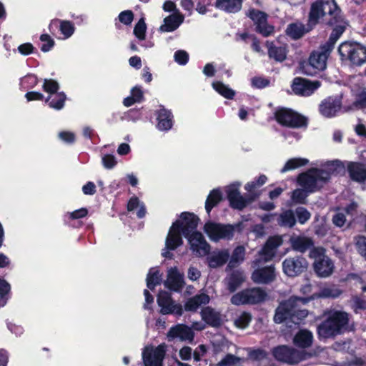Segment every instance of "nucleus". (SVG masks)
Returning a JSON list of instances; mask_svg holds the SVG:
<instances>
[{
  "label": "nucleus",
  "instance_id": "49",
  "mask_svg": "<svg viewBox=\"0 0 366 366\" xmlns=\"http://www.w3.org/2000/svg\"><path fill=\"white\" fill-rule=\"evenodd\" d=\"M229 201L232 208L239 210L244 208L249 202L244 197L240 194L237 195V197Z\"/></svg>",
  "mask_w": 366,
  "mask_h": 366
},
{
  "label": "nucleus",
  "instance_id": "35",
  "mask_svg": "<svg viewBox=\"0 0 366 366\" xmlns=\"http://www.w3.org/2000/svg\"><path fill=\"white\" fill-rule=\"evenodd\" d=\"M162 274L159 270L156 268H151L147 277V286L150 290H154L157 285L161 284Z\"/></svg>",
  "mask_w": 366,
  "mask_h": 366
},
{
  "label": "nucleus",
  "instance_id": "62",
  "mask_svg": "<svg viewBox=\"0 0 366 366\" xmlns=\"http://www.w3.org/2000/svg\"><path fill=\"white\" fill-rule=\"evenodd\" d=\"M269 84V81L262 77H254L252 79V85L258 89L264 88Z\"/></svg>",
  "mask_w": 366,
  "mask_h": 366
},
{
  "label": "nucleus",
  "instance_id": "48",
  "mask_svg": "<svg viewBox=\"0 0 366 366\" xmlns=\"http://www.w3.org/2000/svg\"><path fill=\"white\" fill-rule=\"evenodd\" d=\"M147 26L143 18L139 19L134 29V34L139 40H144L145 39V33Z\"/></svg>",
  "mask_w": 366,
  "mask_h": 366
},
{
  "label": "nucleus",
  "instance_id": "40",
  "mask_svg": "<svg viewBox=\"0 0 366 366\" xmlns=\"http://www.w3.org/2000/svg\"><path fill=\"white\" fill-rule=\"evenodd\" d=\"M222 199V194L219 189H213L207 197L205 202V209L208 214L212 209Z\"/></svg>",
  "mask_w": 366,
  "mask_h": 366
},
{
  "label": "nucleus",
  "instance_id": "36",
  "mask_svg": "<svg viewBox=\"0 0 366 366\" xmlns=\"http://www.w3.org/2000/svg\"><path fill=\"white\" fill-rule=\"evenodd\" d=\"M127 209L130 212L137 210V215L139 218H142L146 214V209L144 203L140 202L136 197H133L129 199Z\"/></svg>",
  "mask_w": 366,
  "mask_h": 366
},
{
  "label": "nucleus",
  "instance_id": "20",
  "mask_svg": "<svg viewBox=\"0 0 366 366\" xmlns=\"http://www.w3.org/2000/svg\"><path fill=\"white\" fill-rule=\"evenodd\" d=\"M167 337L169 340L178 338L181 341L192 342L194 339V332L191 327L179 324L170 328Z\"/></svg>",
  "mask_w": 366,
  "mask_h": 366
},
{
  "label": "nucleus",
  "instance_id": "3",
  "mask_svg": "<svg viewBox=\"0 0 366 366\" xmlns=\"http://www.w3.org/2000/svg\"><path fill=\"white\" fill-rule=\"evenodd\" d=\"M341 291L335 286H325L321 288L318 293L313 294L310 297H291L286 301L280 304L276 310L274 320L276 323H281L288 318L293 322L301 320L307 316L306 310L300 309V306L307 304L310 300L317 298L337 297Z\"/></svg>",
  "mask_w": 366,
  "mask_h": 366
},
{
  "label": "nucleus",
  "instance_id": "17",
  "mask_svg": "<svg viewBox=\"0 0 366 366\" xmlns=\"http://www.w3.org/2000/svg\"><path fill=\"white\" fill-rule=\"evenodd\" d=\"M321 84L319 81H309L302 78H295L293 81L292 90L298 95L310 96L317 90Z\"/></svg>",
  "mask_w": 366,
  "mask_h": 366
},
{
  "label": "nucleus",
  "instance_id": "4",
  "mask_svg": "<svg viewBox=\"0 0 366 366\" xmlns=\"http://www.w3.org/2000/svg\"><path fill=\"white\" fill-rule=\"evenodd\" d=\"M340 164L341 162L336 160L327 162L325 169H311L299 175L298 184L307 192H315L329 181L331 174Z\"/></svg>",
  "mask_w": 366,
  "mask_h": 366
},
{
  "label": "nucleus",
  "instance_id": "12",
  "mask_svg": "<svg viewBox=\"0 0 366 366\" xmlns=\"http://www.w3.org/2000/svg\"><path fill=\"white\" fill-rule=\"evenodd\" d=\"M157 304L160 307V312L163 315L174 314L181 316L183 313L182 306L175 302L168 292H159L157 296Z\"/></svg>",
  "mask_w": 366,
  "mask_h": 366
},
{
  "label": "nucleus",
  "instance_id": "22",
  "mask_svg": "<svg viewBox=\"0 0 366 366\" xmlns=\"http://www.w3.org/2000/svg\"><path fill=\"white\" fill-rule=\"evenodd\" d=\"M274 278V267L272 265L256 269L252 275V280L257 284H267L273 281Z\"/></svg>",
  "mask_w": 366,
  "mask_h": 366
},
{
  "label": "nucleus",
  "instance_id": "42",
  "mask_svg": "<svg viewBox=\"0 0 366 366\" xmlns=\"http://www.w3.org/2000/svg\"><path fill=\"white\" fill-rule=\"evenodd\" d=\"M11 286L4 279L0 277V307L7 303L9 297Z\"/></svg>",
  "mask_w": 366,
  "mask_h": 366
},
{
  "label": "nucleus",
  "instance_id": "19",
  "mask_svg": "<svg viewBox=\"0 0 366 366\" xmlns=\"http://www.w3.org/2000/svg\"><path fill=\"white\" fill-rule=\"evenodd\" d=\"M184 284V274L179 271L177 267L168 269L167 279L164 282L165 287L174 292H179Z\"/></svg>",
  "mask_w": 366,
  "mask_h": 366
},
{
  "label": "nucleus",
  "instance_id": "25",
  "mask_svg": "<svg viewBox=\"0 0 366 366\" xmlns=\"http://www.w3.org/2000/svg\"><path fill=\"white\" fill-rule=\"evenodd\" d=\"M229 252L227 249H219L214 251L207 258L210 267L217 268L226 263L228 260Z\"/></svg>",
  "mask_w": 366,
  "mask_h": 366
},
{
  "label": "nucleus",
  "instance_id": "28",
  "mask_svg": "<svg viewBox=\"0 0 366 366\" xmlns=\"http://www.w3.org/2000/svg\"><path fill=\"white\" fill-rule=\"evenodd\" d=\"M313 335L307 330H300L293 338V343L300 348H307L312 344Z\"/></svg>",
  "mask_w": 366,
  "mask_h": 366
},
{
  "label": "nucleus",
  "instance_id": "1",
  "mask_svg": "<svg viewBox=\"0 0 366 366\" xmlns=\"http://www.w3.org/2000/svg\"><path fill=\"white\" fill-rule=\"evenodd\" d=\"M326 15L331 16L328 22L335 25V28L328 41L319 50L314 51L310 56L308 64L302 66L303 72L307 75H314L317 70L322 71L326 68L327 58L347 26L335 0H317L313 3L310 12L309 24L315 25L321 17Z\"/></svg>",
  "mask_w": 366,
  "mask_h": 366
},
{
  "label": "nucleus",
  "instance_id": "47",
  "mask_svg": "<svg viewBox=\"0 0 366 366\" xmlns=\"http://www.w3.org/2000/svg\"><path fill=\"white\" fill-rule=\"evenodd\" d=\"M252 320V317L248 312L241 313L234 320V325L240 329L246 328Z\"/></svg>",
  "mask_w": 366,
  "mask_h": 366
},
{
  "label": "nucleus",
  "instance_id": "46",
  "mask_svg": "<svg viewBox=\"0 0 366 366\" xmlns=\"http://www.w3.org/2000/svg\"><path fill=\"white\" fill-rule=\"evenodd\" d=\"M267 180V177L264 174H261L254 180L247 182L244 186V189L247 192H251L256 188L262 186L263 184H264L266 183Z\"/></svg>",
  "mask_w": 366,
  "mask_h": 366
},
{
  "label": "nucleus",
  "instance_id": "38",
  "mask_svg": "<svg viewBox=\"0 0 366 366\" xmlns=\"http://www.w3.org/2000/svg\"><path fill=\"white\" fill-rule=\"evenodd\" d=\"M212 87L218 94L226 99H232L235 95V92L233 89L221 81H214Z\"/></svg>",
  "mask_w": 366,
  "mask_h": 366
},
{
  "label": "nucleus",
  "instance_id": "52",
  "mask_svg": "<svg viewBox=\"0 0 366 366\" xmlns=\"http://www.w3.org/2000/svg\"><path fill=\"white\" fill-rule=\"evenodd\" d=\"M247 351L248 352L249 358L253 360H261L267 357L266 352L261 349L252 350L250 348H247Z\"/></svg>",
  "mask_w": 366,
  "mask_h": 366
},
{
  "label": "nucleus",
  "instance_id": "26",
  "mask_svg": "<svg viewBox=\"0 0 366 366\" xmlns=\"http://www.w3.org/2000/svg\"><path fill=\"white\" fill-rule=\"evenodd\" d=\"M210 297L205 293H201L191 297L184 304L186 311L195 312L200 306L209 302Z\"/></svg>",
  "mask_w": 366,
  "mask_h": 366
},
{
  "label": "nucleus",
  "instance_id": "27",
  "mask_svg": "<svg viewBox=\"0 0 366 366\" xmlns=\"http://www.w3.org/2000/svg\"><path fill=\"white\" fill-rule=\"evenodd\" d=\"M184 16L179 14H173L164 19V24L159 29L163 32H171L176 30L183 22Z\"/></svg>",
  "mask_w": 366,
  "mask_h": 366
},
{
  "label": "nucleus",
  "instance_id": "10",
  "mask_svg": "<svg viewBox=\"0 0 366 366\" xmlns=\"http://www.w3.org/2000/svg\"><path fill=\"white\" fill-rule=\"evenodd\" d=\"M274 117L280 124L287 127L299 128L305 126L307 123L303 116L287 108L278 109L274 113Z\"/></svg>",
  "mask_w": 366,
  "mask_h": 366
},
{
  "label": "nucleus",
  "instance_id": "2",
  "mask_svg": "<svg viewBox=\"0 0 366 366\" xmlns=\"http://www.w3.org/2000/svg\"><path fill=\"white\" fill-rule=\"evenodd\" d=\"M199 218L192 213L183 212L180 218L171 226L165 241V247L162 254L166 258H172L170 250L176 249L183 243L181 234L189 241L192 252L199 257H204L209 252V244L202 234L195 231Z\"/></svg>",
  "mask_w": 366,
  "mask_h": 366
},
{
  "label": "nucleus",
  "instance_id": "63",
  "mask_svg": "<svg viewBox=\"0 0 366 366\" xmlns=\"http://www.w3.org/2000/svg\"><path fill=\"white\" fill-rule=\"evenodd\" d=\"M88 211L86 208H81L72 212H68L67 216L72 219L82 218L86 216Z\"/></svg>",
  "mask_w": 366,
  "mask_h": 366
},
{
  "label": "nucleus",
  "instance_id": "30",
  "mask_svg": "<svg viewBox=\"0 0 366 366\" xmlns=\"http://www.w3.org/2000/svg\"><path fill=\"white\" fill-rule=\"evenodd\" d=\"M66 95L64 92H58L52 95H48L45 102L48 106L55 110H61L65 105Z\"/></svg>",
  "mask_w": 366,
  "mask_h": 366
},
{
  "label": "nucleus",
  "instance_id": "15",
  "mask_svg": "<svg viewBox=\"0 0 366 366\" xmlns=\"http://www.w3.org/2000/svg\"><path fill=\"white\" fill-rule=\"evenodd\" d=\"M282 244V237L280 236H274L270 237L261 251L259 252V257L256 259L257 264L262 262H266L272 259L274 256L276 249Z\"/></svg>",
  "mask_w": 366,
  "mask_h": 366
},
{
  "label": "nucleus",
  "instance_id": "53",
  "mask_svg": "<svg viewBox=\"0 0 366 366\" xmlns=\"http://www.w3.org/2000/svg\"><path fill=\"white\" fill-rule=\"evenodd\" d=\"M308 193L304 188L295 189L292 193V199L296 203H302Z\"/></svg>",
  "mask_w": 366,
  "mask_h": 366
},
{
  "label": "nucleus",
  "instance_id": "24",
  "mask_svg": "<svg viewBox=\"0 0 366 366\" xmlns=\"http://www.w3.org/2000/svg\"><path fill=\"white\" fill-rule=\"evenodd\" d=\"M52 26H59L61 34L64 36V39L71 37L75 31V26L74 23L68 20H62L59 19H54L51 20L49 28Z\"/></svg>",
  "mask_w": 366,
  "mask_h": 366
},
{
  "label": "nucleus",
  "instance_id": "57",
  "mask_svg": "<svg viewBox=\"0 0 366 366\" xmlns=\"http://www.w3.org/2000/svg\"><path fill=\"white\" fill-rule=\"evenodd\" d=\"M174 56L175 61L181 65L186 64L189 59L188 54L183 50L176 51Z\"/></svg>",
  "mask_w": 366,
  "mask_h": 366
},
{
  "label": "nucleus",
  "instance_id": "23",
  "mask_svg": "<svg viewBox=\"0 0 366 366\" xmlns=\"http://www.w3.org/2000/svg\"><path fill=\"white\" fill-rule=\"evenodd\" d=\"M347 171L350 178L357 182L366 181V169L364 165L357 163L349 162L347 164Z\"/></svg>",
  "mask_w": 366,
  "mask_h": 366
},
{
  "label": "nucleus",
  "instance_id": "43",
  "mask_svg": "<svg viewBox=\"0 0 366 366\" xmlns=\"http://www.w3.org/2000/svg\"><path fill=\"white\" fill-rule=\"evenodd\" d=\"M60 85L59 82L53 79H44L43 80L42 89L48 94L52 95L59 92Z\"/></svg>",
  "mask_w": 366,
  "mask_h": 366
},
{
  "label": "nucleus",
  "instance_id": "64",
  "mask_svg": "<svg viewBox=\"0 0 366 366\" xmlns=\"http://www.w3.org/2000/svg\"><path fill=\"white\" fill-rule=\"evenodd\" d=\"M34 47L31 43H24L19 46L18 51L22 55H29L34 52Z\"/></svg>",
  "mask_w": 366,
  "mask_h": 366
},
{
  "label": "nucleus",
  "instance_id": "5",
  "mask_svg": "<svg viewBox=\"0 0 366 366\" xmlns=\"http://www.w3.org/2000/svg\"><path fill=\"white\" fill-rule=\"evenodd\" d=\"M348 320V315L345 312H330L327 320L318 327L320 337L322 338H329L340 334L346 328Z\"/></svg>",
  "mask_w": 366,
  "mask_h": 366
},
{
  "label": "nucleus",
  "instance_id": "14",
  "mask_svg": "<svg viewBox=\"0 0 366 366\" xmlns=\"http://www.w3.org/2000/svg\"><path fill=\"white\" fill-rule=\"evenodd\" d=\"M164 345L158 347L147 346L142 352V359L144 366H162V360L164 357Z\"/></svg>",
  "mask_w": 366,
  "mask_h": 366
},
{
  "label": "nucleus",
  "instance_id": "45",
  "mask_svg": "<svg viewBox=\"0 0 366 366\" xmlns=\"http://www.w3.org/2000/svg\"><path fill=\"white\" fill-rule=\"evenodd\" d=\"M244 360V358L228 354L217 364V366H234L243 362Z\"/></svg>",
  "mask_w": 366,
  "mask_h": 366
},
{
  "label": "nucleus",
  "instance_id": "58",
  "mask_svg": "<svg viewBox=\"0 0 366 366\" xmlns=\"http://www.w3.org/2000/svg\"><path fill=\"white\" fill-rule=\"evenodd\" d=\"M356 246L360 254L366 259V237H358L356 240Z\"/></svg>",
  "mask_w": 366,
  "mask_h": 366
},
{
  "label": "nucleus",
  "instance_id": "33",
  "mask_svg": "<svg viewBox=\"0 0 366 366\" xmlns=\"http://www.w3.org/2000/svg\"><path fill=\"white\" fill-rule=\"evenodd\" d=\"M292 248L298 252H304L308 249L312 244L310 238L300 236H295L290 239Z\"/></svg>",
  "mask_w": 366,
  "mask_h": 366
},
{
  "label": "nucleus",
  "instance_id": "54",
  "mask_svg": "<svg viewBox=\"0 0 366 366\" xmlns=\"http://www.w3.org/2000/svg\"><path fill=\"white\" fill-rule=\"evenodd\" d=\"M102 161L103 166L106 169H109L114 168L117 164L116 157L112 154L103 155L102 157Z\"/></svg>",
  "mask_w": 366,
  "mask_h": 366
},
{
  "label": "nucleus",
  "instance_id": "50",
  "mask_svg": "<svg viewBox=\"0 0 366 366\" xmlns=\"http://www.w3.org/2000/svg\"><path fill=\"white\" fill-rule=\"evenodd\" d=\"M241 187V183L239 182H234L229 186H227L225 189L226 193L227 195V198L229 200L237 197L239 193V188Z\"/></svg>",
  "mask_w": 366,
  "mask_h": 366
},
{
  "label": "nucleus",
  "instance_id": "8",
  "mask_svg": "<svg viewBox=\"0 0 366 366\" xmlns=\"http://www.w3.org/2000/svg\"><path fill=\"white\" fill-rule=\"evenodd\" d=\"M325 249L322 247L313 248L310 252V257L315 259L314 269L319 277H327L334 269L331 259L325 255Z\"/></svg>",
  "mask_w": 366,
  "mask_h": 366
},
{
  "label": "nucleus",
  "instance_id": "18",
  "mask_svg": "<svg viewBox=\"0 0 366 366\" xmlns=\"http://www.w3.org/2000/svg\"><path fill=\"white\" fill-rule=\"evenodd\" d=\"M342 102L338 97H328L319 107L320 114L326 118L335 117L341 110Z\"/></svg>",
  "mask_w": 366,
  "mask_h": 366
},
{
  "label": "nucleus",
  "instance_id": "7",
  "mask_svg": "<svg viewBox=\"0 0 366 366\" xmlns=\"http://www.w3.org/2000/svg\"><path fill=\"white\" fill-rule=\"evenodd\" d=\"M234 227L231 224H224L212 221H208L204 224V232L209 239L217 242L220 240L231 239L234 234Z\"/></svg>",
  "mask_w": 366,
  "mask_h": 366
},
{
  "label": "nucleus",
  "instance_id": "21",
  "mask_svg": "<svg viewBox=\"0 0 366 366\" xmlns=\"http://www.w3.org/2000/svg\"><path fill=\"white\" fill-rule=\"evenodd\" d=\"M157 128L160 131H169L173 126V115L171 111L160 108L156 112Z\"/></svg>",
  "mask_w": 366,
  "mask_h": 366
},
{
  "label": "nucleus",
  "instance_id": "29",
  "mask_svg": "<svg viewBox=\"0 0 366 366\" xmlns=\"http://www.w3.org/2000/svg\"><path fill=\"white\" fill-rule=\"evenodd\" d=\"M201 315L204 322L213 327H217L222 323L220 313L210 307L204 308L201 312Z\"/></svg>",
  "mask_w": 366,
  "mask_h": 366
},
{
  "label": "nucleus",
  "instance_id": "51",
  "mask_svg": "<svg viewBox=\"0 0 366 366\" xmlns=\"http://www.w3.org/2000/svg\"><path fill=\"white\" fill-rule=\"evenodd\" d=\"M40 40L42 42L41 49L44 52L50 51L54 45V41L48 34H41L40 36Z\"/></svg>",
  "mask_w": 366,
  "mask_h": 366
},
{
  "label": "nucleus",
  "instance_id": "31",
  "mask_svg": "<svg viewBox=\"0 0 366 366\" xmlns=\"http://www.w3.org/2000/svg\"><path fill=\"white\" fill-rule=\"evenodd\" d=\"M215 6L217 9L228 13H236L240 11L242 0H217Z\"/></svg>",
  "mask_w": 366,
  "mask_h": 366
},
{
  "label": "nucleus",
  "instance_id": "41",
  "mask_svg": "<svg viewBox=\"0 0 366 366\" xmlns=\"http://www.w3.org/2000/svg\"><path fill=\"white\" fill-rule=\"evenodd\" d=\"M245 249L242 246H238L236 247L231 256V259L229 262V267H234L236 265L243 262L244 259Z\"/></svg>",
  "mask_w": 366,
  "mask_h": 366
},
{
  "label": "nucleus",
  "instance_id": "59",
  "mask_svg": "<svg viewBox=\"0 0 366 366\" xmlns=\"http://www.w3.org/2000/svg\"><path fill=\"white\" fill-rule=\"evenodd\" d=\"M201 277V272L199 269L194 266H190L187 271V277L191 281H197Z\"/></svg>",
  "mask_w": 366,
  "mask_h": 366
},
{
  "label": "nucleus",
  "instance_id": "61",
  "mask_svg": "<svg viewBox=\"0 0 366 366\" xmlns=\"http://www.w3.org/2000/svg\"><path fill=\"white\" fill-rule=\"evenodd\" d=\"M59 138L66 143H73L75 141V135L71 132L63 131L59 132Z\"/></svg>",
  "mask_w": 366,
  "mask_h": 366
},
{
  "label": "nucleus",
  "instance_id": "56",
  "mask_svg": "<svg viewBox=\"0 0 366 366\" xmlns=\"http://www.w3.org/2000/svg\"><path fill=\"white\" fill-rule=\"evenodd\" d=\"M332 222L337 227H343L347 222L345 212L343 211L337 212L332 218Z\"/></svg>",
  "mask_w": 366,
  "mask_h": 366
},
{
  "label": "nucleus",
  "instance_id": "60",
  "mask_svg": "<svg viewBox=\"0 0 366 366\" xmlns=\"http://www.w3.org/2000/svg\"><path fill=\"white\" fill-rule=\"evenodd\" d=\"M119 21L126 24H130L133 20V13L131 11H124L119 15Z\"/></svg>",
  "mask_w": 366,
  "mask_h": 366
},
{
  "label": "nucleus",
  "instance_id": "13",
  "mask_svg": "<svg viewBox=\"0 0 366 366\" xmlns=\"http://www.w3.org/2000/svg\"><path fill=\"white\" fill-rule=\"evenodd\" d=\"M307 261L302 257H288L282 262L283 272L288 277H296L307 268Z\"/></svg>",
  "mask_w": 366,
  "mask_h": 366
},
{
  "label": "nucleus",
  "instance_id": "32",
  "mask_svg": "<svg viewBox=\"0 0 366 366\" xmlns=\"http://www.w3.org/2000/svg\"><path fill=\"white\" fill-rule=\"evenodd\" d=\"M266 46L268 49V55L271 59L277 61H282L286 59L287 49L285 46H277L273 42L267 41Z\"/></svg>",
  "mask_w": 366,
  "mask_h": 366
},
{
  "label": "nucleus",
  "instance_id": "11",
  "mask_svg": "<svg viewBox=\"0 0 366 366\" xmlns=\"http://www.w3.org/2000/svg\"><path fill=\"white\" fill-rule=\"evenodd\" d=\"M266 296V292L260 288L247 289L234 294L231 298V302L234 305L257 304L264 301Z\"/></svg>",
  "mask_w": 366,
  "mask_h": 366
},
{
  "label": "nucleus",
  "instance_id": "6",
  "mask_svg": "<svg viewBox=\"0 0 366 366\" xmlns=\"http://www.w3.org/2000/svg\"><path fill=\"white\" fill-rule=\"evenodd\" d=\"M338 52L344 62L356 66L366 62V47L357 41L342 43L338 48Z\"/></svg>",
  "mask_w": 366,
  "mask_h": 366
},
{
  "label": "nucleus",
  "instance_id": "39",
  "mask_svg": "<svg viewBox=\"0 0 366 366\" xmlns=\"http://www.w3.org/2000/svg\"><path fill=\"white\" fill-rule=\"evenodd\" d=\"M309 160L305 158H292L289 159L285 164V166L282 168L280 172L282 173H285L290 170H293L300 167L305 166L307 164Z\"/></svg>",
  "mask_w": 366,
  "mask_h": 366
},
{
  "label": "nucleus",
  "instance_id": "44",
  "mask_svg": "<svg viewBox=\"0 0 366 366\" xmlns=\"http://www.w3.org/2000/svg\"><path fill=\"white\" fill-rule=\"evenodd\" d=\"M295 222L294 214L291 210L282 212L278 219L279 224L283 227H292L295 225Z\"/></svg>",
  "mask_w": 366,
  "mask_h": 366
},
{
  "label": "nucleus",
  "instance_id": "16",
  "mask_svg": "<svg viewBox=\"0 0 366 366\" xmlns=\"http://www.w3.org/2000/svg\"><path fill=\"white\" fill-rule=\"evenodd\" d=\"M248 16L256 24L257 31L264 36L271 35L274 31V27L267 24V14L261 11L251 9L248 12Z\"/></svg>",
  "mask_w": 366,
  "mask_h": 366
},
{
  "label": "nucleus",
  "instance_id": "55",
  "mask_svg": "<svg viewBox=\"0 0 366 366\" xmlns=\"http://www.w3.org/2000/svg\"><path fill=\"white\" fill-rule=\"evenodd\" d=\"M296 215L300 224H305L310 218V213L303 207L296 209Z\"/></svg>",
  "mask_w": 366,
  "mask_h": 366
},
{
  "label": "nucleus",
  "instance_id": "37",
  "mask_svg": "<svg viewBox=\"0 0 366 366\" xmlns=\"http://www.w3.org/2000/svg\"><path fill=\"white\" fill-rule=\"evenodd\" d=\"M245 277L242 272H235L232 273L227 279L228 290L234 292L244 281Z\"/></svg>",
  "mask_w": 366,
  "mask_h": 366
},
{
  "label": "nucleus",
  "instance_id": "9",
  "mask_svg": "<svg viewBox=\"0 0 366 366\" xmlns=\"http://www.w3.org/2000/svg\"><path fill=\"white\" fill-rule=\"evenodd\" d=\"M274 357L280 362L290 365H295L306 360L310 355L308 353L297 350L293 347L281 345L272 350Z\"/></svg>",
  "mask_w": 366,
  "mask_h": 366
},
{
  "label": "nucleus",
  "instance_id": "34",
  "mask_svg": "<svg viewBox=\"0 0 366 366\" xmlns=\"http://www.w3.org/2000/svg\"><path fill=\"white\" fill-rule=\"evenodd\" d=\"M310 29V28H306L302 23H295L288 26L287 34L293 39H299L306 32H308Z\"/></svg>",
  "mask_w": 366,
  "mask_h": 366
}]
</instances>
